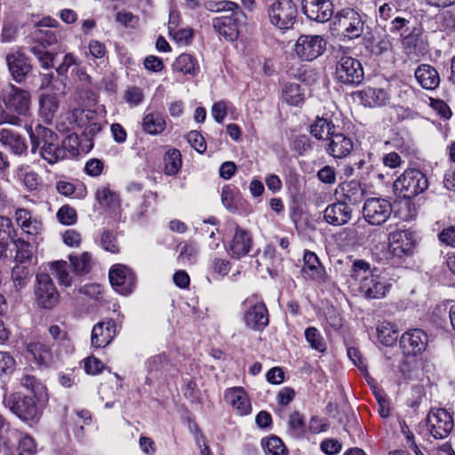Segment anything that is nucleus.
Instances as JSON below:
<instances>
[{"label": "nucleus", "instance_id": "obj_1", "mask_svg": "<svg viewBox=\"0 0 455 455\" xmlns=\"http://www.w3.org/2000/svg\"><path fill=\"white\" fill-rule=\"evenodd\" d=\"M350 278L351 283L367 299L385 297L392 285L386 275L372 271L370 264L363 259L353 262Z\"/></svg>", "mask_w": 455, "mask_h": 455}, {"label": "nucleus", "instance_id": "obj_2", "mask_svg": "<svg viewBox=\"0 0 455 455\" xmlns=\"http://www.w3.org/2000/svg\"><path fill=\"white\" fill-rule=\"evenodd\" d=\"M0 99L4 107L0 110V125L20 126L21 117L30 115V92L13 84H8L3 88Z\"/></svg>", "mask_w": 455, "mask_h": 455}, {"label": "nucleus", "instance_id": "obj_3", "mask_svg": "<svg viewBox=\"0 0 455 455\" xmlns=\"http://www.w3.org/2000/svg\"><path fill=\"white\" fill-rule=\"evenodd\" d=\"M25 129L32 143V152L36 149L41 157L50 164H54L65 156V150L60 146L58 135L50 129L38 124L34 130L31 124Z\"/></svg>", "mask_w": 455, "mask_h": 455}, {"label": "nucleus", "instance_id": "obj_4", "mask_svg": "<svg viewBox=\"0 0 455 455\" xmlns=\"http://www.w3.org/2000/svg\"><path fill=\"white\" fill-rule=\"evenodd\" d=\"M388 240V243H380L373 250V254L379 261H388L394 258L402 259L410 255L415 246V235L408 229L393 231Z\"/></svg>", "mask_w": 455, "mask_h": 455}, {"label": "nucleus", "instance_id": "obj_5", "mask_svg": "<svg viewBox=\"0 0 455 455\" xmlns=\"http://www.w3.org/2000/svg\"><path fill=\"white\" fill-rule=\"evenodd\" d=\"M428 188L426 175L419 170L406 169L394 182L395 193L403 198H412Z\"/></svg>", "mask_w": 455, "mask_h": 455}, {"label": "nucleus", "instance_id": "obj_6", "mask_svg": "<svg viewBox=\"0 0 455 455\" xmlns=\"http://www.w3.org/2000/svg\"><path fill=\"white\" fill-rule=\"evenodd\" d=\"M297 15L298 9L292 0H275L268 8L271 24L281 30L291 28Z\"/></svg>", "mask_w": 455, "mask_h": 455}, {"label": "nucleus", "instance_id": "obj_7", "mask_svg": "<svg viewBox=\"0 0 455 455\" xmlns=\"http://www.w3.org/2000/svg\"><path fill=\"white\" fill-rule=\"evenodd\" d=\"M4 404L10 411L26 422L34 421L39 416V410L34 396H25L20 393L5 395Z\"/></svg>", "mask_w": 455, "mask_h": 455}, {"label": "nucleus", "instance_id": "obj_8", "mask_svg": "<svg viewBox=\"0 0 455 455\" xmlns=\"http://www.w3.org/2000/svg\"><path fill=\"white\" fill-rule=\"evenodd\" d=\"M334 25L345 37L352 40L362 36L364 22L358 12L351 8H344L335 15Z\"/></svg>", "mask_w": 455, "mask_h": 455}, {"label": "nucleus", "instance_id": "obj_9", "mask_svg": "<svg viewBox=\"0 0 455 455\" xmlns=\"http://www.w3.org/2000/svg\"><path fill=\"white\" fill-rule=\"evenodd\" d=\"M243 319L245 324L255 331L263 330L269 322L265 303L257 296L247 298L243 303Z\"/></svg>", "mask_w": 455, "mask_h": 455}, {"label": "nucleus", "instance_id": "obj_10", "mask_svg": "<svg viewBox=\"0 0 455 455\" xmlns=\"http://www.w3.org/2000/svg\"><path fill=\"white\" fill-rule=\"evenodd\" d=\"M326 48L325 39L318 35H301L294 45L295 54L305 61H312L321 56Z\"/></svg>", "mask_w": 455, "mask_h": 455}, {"label": "nucleus", "instance_id": "obj_11", "mask_svg": "<svg viewBox=\"0 0 455 455\" xmlns=\"http://www.w3.org/2000/svg\"><path fill=\"white\" fill-rule=\"evenodd\" d=\"M34 292L36 301L42 308L51 309L59 302V292L48 274L36 275Z\"/></svg>", "mask_w": 455, "mask_h": 455}, {"label": "nucleus", "instance_id": "obj_12", "mask_svg": "<svg viewBox=\"0 0 455 455\" xmlns=\"http://www.w3.org/2000/svg\"><path fill=\"white\" fill-rule=\"evenodd\" d=\"M336 77L346 84H359L364 77L361 62L350 55H342L336 66Z\"/></svg>", "mask_w": 455, "mask_h": 455}, {"label": "nucleus", "instance_id": "obj_13", "mask_svg": "<svg viewBox=\"0 0 455 455\" xmlns=\"http://www.w3.org/2000/svg\"><path fill=\"white\" fill-rule=\"evenodd\" d=\"M392 213L391 203L381 197L367 198L363 204V215L371 225L379 226L385 223Z\"/></svg>", "mask_w": 455, "mask_h": 455}, {"label": "nucleus", "instance_id": "obj_14", "mask_svg": "<svg viewBox=\"0 0 455 455\" xmlns=\"http://www.w3.org/2000/svg\"><path fill=\"white\" fill-rule=\"evenodd\" d=\"M453 419L449 411L441 408L431 409L427 418V427L435 439H443L453 428Z\"/></svg>", "mask_w": 455, "mask_h": 455}, {"label": "nucleus", "instance_id": "obj_15", "mask_svg": "<svg viewBox=\"0 0 455 455\" xmlns=\"http://www.w3.org/2000/svg\"><path fill=\"white\" fill-rule=\"evenodd\" d=\"M109 282L116 292L129 295L132 292L136 278L132 270L125 265L116 264L111 267L108 274Z\"/></svg>", "mask_w": 455, "mask_h": 455}, {"label": "nucleus", "instance_id": "obj_16", "mask_svg": "<svg viewBox=\"0 0 455 455\" xmlns=\"http://www.w3.org/2000/svg\"><path fill=\"white\" fill-rule=\"evenodd\" d=\"M243 12L238 9L228 15H222L212 20V25L216 32L228 41H235L239 35V22L243 18Z\"/></svg>", "mask_w": 455, "mask_h": 455}, {"label": "nucleus", "instance_id": "obj_17", "mask_svg": "<svg viewBox=\"0 0 455 455\" xmlns=\"http://www.w3.org/2000/svg\"><path fill=\"white\" fill-rule=\"evenodd\" d=\"M253 240L249 231L235 225L232 238L227 244V251L233 259H240L251 251Z\"/></svg>", "mask_w": 455, "mask_h": 455}, {"label": "nucleus", "instance_id": "obj_18", "mask_svg": "<svg viewBox=\"0 0 455 455\" xmlns=\"http://www.w3.org/2000/svg\"><path fill=\"white\" fill-rule=\"evenodd\" d=\"M400 343L404 354L416 355L425 351L428 336L421 329H413L402 335Z\"/></svg>", "mask_w": 455, "mask_h": 455}, {"label": "nucleus", "instance_id": "obj_19", "mask_svg": "<svg viewBox=\"0 0 455 455\" xmlns=\"http://www.w3.org/2000/svg\"><path fill=\"white\" fill-rule=\"evenodd\" d=\"M302 10L308 19L317 22H325L333 14L331 0H303Z\"/></svg>", "mask_w": 455, "mask_h": 455}, {"label": "nucleus", "instance_id": "obj_20", "mask_svg": "<svg viewBox=\"0 0 455 455\" xmlns=\"http://www.w3.org/2000/svg\"><path fill=\"white\" fill-rule=\"evenodd\" d=\"M351 218L352 208L346 202L337 201L327 205L323 211V220L334 227L347 224Z\"/></svg>", "mask_w": 455, "mask_h": 455}, {"label": "nucleus", "instance_id": "obj_21", "mask_svg": "<svg viewBox=\"0 0 455 455\" xmlns=\"http://www.w3.org/2000/svg\"><path fill=\"white\" fill-rule=\"evenodd\" d=\"M224 398L235 413L239 416L249 415L251 404L249 396L243 387H232L225 391Z\"/></svg>", "mask_w": 455, "mask_h": 455}, {"label": "nucleus", "instance_id": "obj_22", "mask_svg": "<svg viewBox=\"0 0 455 455\" xmlns=\"http://www.w3.org/2000/svg\"><path fill=\"white\" fill-rule=\"evenodd\" d=\"M116 334V322L112 319L95 324L92 331V345L97 348L106 347Z\"/></svg>", "mask_w": 455, "mask_h": 455}, {"label": "nucleus", "instance_id": "obj_23", "mask_svg": "<svg viewBox=\"0 0 455 455\" xmlns=\"http://www.w3.org/2000/svg\"><path fill=\"white\" fill-rule=\"evenodd\" d=\"M27 358L38 367L48 368L53 363L52 349L41 341H30L26 345Z\"/></svg>", "mask_w": 455, "mask_h": 455}, {"label": "nucleus", "instance_id": "obj_24", "mask_svg": "<svg viewBox=\"0 0 455 455\" xmlns=\"http://www.w3.org/2000/svg\"><path fill=\"white\" fill-rule=\"evenodd\" d=\"M59 22L50 16L44 17L36 22L35 38L44 46H51L58 42L56 28Z\"/></svg>", "mask_w": 455, "mask_h": 455}, {"label": "nucleus", "instance_id": "obj_25", "mask_svg": "<svg viewBox=\"0 0 455 455\" xmlns=\"http://www.w3.org/2000/svg\"><path fill=\"white\" fill-rule=\"evenodd\" d=\"M14 216L17 225L25 234L41 240L43 224L37 217L33 216L29 211L23 208L17 209Z\"/></svg>", "mask_w": 455, "mask_h": 455}, {"label": "nucleus", "instance_id": "obj_26", "mask_svg": "<svg viewBox=\"0 0 455 455\" xmlns=\"http://www.w3.org/2000/svg\"><path fill=\"white\" fill-rule=\"evenodd\" d=\"M354 148V142L350 136L341 132H334L329 138L326 152L334 158L347 156Z\"/></svg>", "mask_w": 455, "mask_h": 455}, {"label": "nucleus", "instance_id": "obj_27", "mask_svg": "<svg viewBox=\"0 0 455 455\" xmlns=\"http://www.w3.org/2000/svg\"><path fill=\"white\" fill-rule=\"evenodd\" d=\"M232 268L231 261L218 253L210 256L207 263L208 282L221 281L228 275Z\"/></svg>", "mask_w": 455, "mask_h": 455}, {"label": "nucleus", "instance_id": "obj_28", "mask_svg": "<svg viewBox=\"0 0 455 455\" xmlns=\"http://www.w3.org/2000/svg\"><path fill=\"white\" fill-rule=\"evenodd\" d=\"M403 45L407 55L411 60H418L428 52L427 44L419 28H414L411 34L403 37Z\"/></svg>", "mask_w": 455, "mask_h": 455}, {"label": "nucleus", "instance_id": "obj_29", "mask_svg": "<svg viewBox=\"0 0 455 455\" xmlns=\"http://www.w3.org/2000/svg\"><path fill=\"white\" fill-rule=\"evenodd\" d=\"M6 62L13 79L20 83L31 69L28 58L20 52H10Z\"/></svg>", "mask_w": 455, "mask_h": 455}, {"label": "nucleus", "instance_id": "obj_30", "mask_svg": "<svg viewBox=\"0 0 455 455\" xmlns=\"http://www.w3.org/2000/svg\"><path fill=\"white\" fill-rule=\"evenodd\" d=\"M0 143L17 156L23 155L28 150L25 139L9 129L0 130Z\"/></svg>", "mask_w": 455, "mask_h": 455}, {"label": "nucleus", "instance_id": "obj_31", "mask_svg": "<svg viewBox=\"0 0 455 455\" xmlns=\"http://www.w3.org/2000/svg\"><path fill=\"white\" fill-rule=\"evenodd\" d=\"M304 264L302 272L312 280L318 282L324 281L325 270L322 266L317 255L312 251H305L303 257Z\"/></svg>", "mask_w": 455, "mask_h": 455}, {"label": "nucleus", "instance_id": "obj_32", "mask_svg": "<svg viewBox=\"0 0 455 455\" xmlns=\"http://www.w3.org/2000/svg\"><path fill=\"white\" fill-rule=\"evenodd\" d=\"M359 94L362 103L370 108L384 106L390 99L388 92L381 88L366 87Z\"/></svg>", "mask_w": 455, "mask_h": 455}, {"label": "nucleus", "instance_id": "obj_33", "mask_svg": "<svg viewBox=\"0 0 455 455\" xmlns=\"http://www.w3.org/2000/svg\"><path fill=\"white\" fill-rule=\"evenodd\" d=\"M142 130L149 135H159L166 128V121L163 114L157 111L146 113L141 122Z\"/></svg>", "mask_w": 455, "mask_h": 455}, {"label": "nucleus", "instance_id": "obj_34", "mask_svg": "<svg viewBox=\"0 0 455 455\" xmlns=\"http://www.w3.org/2000/svg\"><path fill=\"white\" fill-rule=\"evenodd\" d=\"M15 175L29 191L40 190L43 188L42 178L27 164L20 165L15 171Z\"/></svg>", "mask_w": 455, "mask_h": 455}, {"label": "nucleus", "instance_id": "obj_35", "mask_svg": "<svg viewBox=\"0 0 455 455\" xmlns=\"http://www.w3.org/2000/svg\"><path fill=\"white\" fill-rule=\"evenodd\" d=\"M415 77L420 85L427 90L435 89L440 84L438 72L429 65H420L415 71Z\"/></svg>", "mask_w": 455, "mask_h": 455}, {"label": "nucleus", "instance_id": "obj_36", "mask_svg": "<svg viewBox=\"0 0 455 455\" xmlns=\"http://www.w3.org/2000/svg\"><path fill=\"white\" fill-rule=\"evenodd\" d=\"M282 100L291 106H299L305 100V89L298 83H287L282 90Z\"/></svg>", "mask_w": 455, "mask_h": 455}, {"label": "nucleus", "instance_id": "obj_37", "mask_svg": "<svg viewBox=\"0 0 455 455\" xmlns=\"http://www.w3.org/2000/svg\"><path fill=\"white\" fill-rule=\"evenodd\" d=\"M309 132L317 140H329L335 132V126L329 119L317 116L310 125Z\"/></svg>", "mask_w": 455, "mask_h": 455}, {"label": "nucleus", "instance_id": "obj_38", "mask_svg": "<svg viewBox=\"0 0 455 455\" xmlns=\"http://www.w3.org/2000/svg\"><path fill=\"white\" fill-rule=\"evenodd\" d=\"M173 69L184 75H191L193 76L199 73V64L196 58L190 54H180L173 64Z\"/></svg>", "mask_w": 455, "mask_h": 455}, {"label": "nucleus", "instance_id": "obj_39", "mask_svg": "<svg viewBox=\"0 0 455 455\" xmlns=\"http://www.w3.org/2000/svg\"><path fill=\"white\" fill-rule=\"evenodd\" d=\"M39 114L43 120L51 123L59 108L57 97L52 94H44L40 98Z\"/></svg>", "mask_w": 455, "mask_h": 455}, {"label": "nucleus", "instance_id": "obj_40", "mask_svg": "<svg viewBox=\"0 0 455 455\" xmlns=\"http://www.w3.org/2000/svg\"><path fill=\"white\" fill-rule=\"evenodd\" d=\"M97 202L111 212H115L119 206V197L116 193L110 190L108 187H100L96 192Z\"/></svg>", "mask_w": 455, "mask_h": 455}, {"label": "nucleus", "instance_id": "obj_41", "mask_svg": "<svg viewBox=\"0 0 455 455\" xmlns=\"http://www.w3.org/2000/svg\"><path fill=\"white\" fill-rule=\"evenodd\" d=\"M367 47L375 55H380L392 50V37L384 34H374Z\"/></svg>", "mask_w": 455, "mask_h": 455}, {"label": "nucleus", "instance_id": "obj_42", "mask_svg": "<svg viewBox=\"0 0 455 455\" xmlns=\"http://www.w3.org/2000/svg\"><path fill=\"white\" fill-rule=\"evenodd\" d=\"M378 340L385 346L394 345L398 339V331L395 324L382 322L377 327Z\"/></svg>", "mask_w": 455, "mask_h": 455}, {"label": "nucleus", "instance_id": "obj_43", "mask_svg": "<svg viewBox=\"0 0 455 455\" xmlns=\"http://www.w3.org/2000/svg\"><path fill=\"white\" fill-rule=\"evenodd\" d=\"M164 160L165 174L172 176L178 173L182 164L181 154L178 149L168 150Z\"/></svg>", "mask_w": 455, "mask_h": 455}, {"label": "nucleus", "instance_id": "obj_44", "mask_svg": "<svg viewBox=\"0 0 455 455\" xmlns=\"http://www.w3.org/2000/svg\"><path fill=\"white\" fill-rule=\"evenodd\" d=\"M305 338L310 347L320 353L327 349V345L320 331L315 327H308L305 330Z\"/></svg>", "mask_w": 455, "mask_h": 455}, {"label": "nucleus", "instance_id": "obj_45", "mask_svg": "<svg viewBox=\"0 0 455 455\" xmlns=\"http://www.w3.org/2000/svg\"><path fill=\"white\" fill-rule=\"evenodd\" d=\"M68 265L64 260L54 261L51 263L52 274L57 278L61 285L70 286L72 276L68 270Z\"/></svg>", "mask_w": 455, "mask_h": 455}, {"label": "nucleus", "instance_id": "obj_46", "mask_svg": "<svg viewBox=\"0 0 455 455\" xmlns=\"http://www.w3.org/2000/svg\"><path fill=\"white\" fill-rule=\"evenodd\" d=\"M14 245L17 250L15 259L18 262L25 263L32 261L35 253L33 245H31L28 242L20 238L14 241Z\"/></svg>", "mask_w": 455, "mask_h": 455}, {"label": "nucleus", "instance_id": "obj_47", "mask_svg": "<svg viewBox=\"0 0 455 455\" xmlns=\"http://www.w3.org/2000/svg\"><path fill=\"white\" fill-rule=\"evenodd\" d=\"M95 116L93 111L83 108H76L70 114V124L79 128L86 127L90 124H94L92 119Z\"/></svg>", "mask_w": 455, "mask_h": 455}, {"label": "nucleus", "instance_id": "obj_48", "mask_svg": "<svg viewBox=\"0 0 455 455\" xmlns=\"http://www.w3.org/2000/svg\"><path fill=\"white\" fill-rule=\"evenodd\" d=\"M237 190L230 185H225L221 189V203L230 212H235L237 210Z\"/></svg>", "mask_w": 455, "mask_h": 455}, {"label": "nucleus", "instance_id": "obj_49", "mask_svg": "<svg viewBox=\"0 0 455 455\" xmlns=\"http://www.w3.org/2000/svg\"><path fill=\"white\" fill-rule=\"evenodd\" d=\"M198 248L192 243H186L180 247L178 260L184 266H190L196 262Z\"/></svg>", "mask_w": 455, "mask_h": 455}, {"label": "nucleus", "instance_id": "obj_50", "mask_svg": "<svg viewBox=\"0 0 455 455\" xmlns=\"http://www.w3.org/2000/svg\"><path fill=\"white\" fill-rule=\"evenodd\" d=\"M74 271L78 275L88 273L92 267V256L84 252L79 256H69Z\"/></svg>", "mask_w": 455, "mask_h": 455}, {"label": "nucleus", "instance_id": "obj_51", "mask_svg": "<svg viewBox=\"0 0 455 455\" xmlns=\"http://www.w3.org/2000/svg\"><path fill=\"white\" fill-rule=\"evenodd\" d=\"M261 445L266 455H284L286 451L283 443L277 436L263 439Z\"/></svg>", "mask_w": 455, "mask_h": 455}, {"label": "nucleus", "instance_id": "obj_52", "mask_svg": "<svg viewBox=\"0 0 455 455\" xmlns=\"http://www.w3.org/2000/svg\"><path fill=\"white\" fill-rule=\"evenodd\" d=\"M346 199L351 204L358 203L363 197V190L358 182L350 181L340 186Z\"/></svg>", "mask_w": 455, "mask_h": 455}, {"label": "nucleus", "instance_id": "obj_53", "mask_svg": "<svg viewBox=\"0 0 455 455\" xmlns=\"http://www.w3.org/2000/svg\"><path fill=\"white\" fill-rule=\"evenodd\" d=\"M168 366V359L164 354L156 355L148 358L146 362V367L150 374L164 371Z\"/></svg>", "mask_w": 455, "mask_h": 455}, {"label": "nucleus", "instance_id": "obj_54", "mask_svg": "<svg viewBox=\"0 0 455 455\" xmlns=\"http://www.w3.org/2000/svg\"><path fill=\"white\" fill-rule=\"evenodd\" d=\"M172 39L180 45L187 46L192 43L194 31L191 28H180L169 34Z\"/></svg>", "mask_w": 455, "mask_h": 455}, {"label": "nucleus", "instance_id": "obj_55", "mask_svg": "<svg viewBox=\"0 0 455 455\" xmlns=\"http://www.w3.org/2000/svg\"><path fill=\"white\" fill-rule=\"evenodd\" d=\"M88 49L87 51H84V55L86 57L91 56L94 59H103L107 55V47L104 43L96 40V39H91L88 42L87 47H84V50Z\"/></svg>", "mask_w": 455, "mask_h": 455}, {"label": "nucleus", "instance_id": "obj_56", "mask_svg": "<svg viewBox=\"0 0 455 455\" xmlns=\"http://www.w3.org/2000/svg\"><path fill=\"white\" fill-rule=\"evenodd\" d=\"M124 100L131 107L139 106L144 100L143 90L138 86H129L124 91Z\"/></svg>", "mask_w": 455, "mask_h": 455}, {"label": "nucleus", "instance_id": "obj_57", "mask_svg": "<svg viewBox=\"0 0 455 455\" xmlns=\"http://www.w3.org/2000/svg\"><path fill=\"white\" fill-rule=\"evenodd\" d=\"M204 7L206 10L213 12H233L235 10H238V5L232 1H215V0H208L204 3Z\"/></svg>", "mask_w": 455, "mask_h": 455}, {"label": "nucleus", "instance_id": "obj_58", "mask_svg": "<svg viewBox=\"0 0 455 455\" xmlns=\"http://www.w3.org/2000/svg\"><path fill=\"white\" fill-rule=\"evenodd\" d=\"M12 277L15 287L21 289L28 283L30 274L26 267L16 266L12 269Z\"/></svg>", "mask_w": 455, "mask_h": 455}, {"label": "nucleus", "instance_id": "obj_59", "mask_svg": "<svg viewBox=\"0 0 455 455\" xmlns=\"http://www.w3.org/2000/svg\"><path fill=\"white\" fill-rule=\"evenodd\" d=\"M11 226V220L9 218L0 216V258L6 254L8 247L9 232L5 228Z\"/></svg>", "mask_w": 455, "mask_h": 455}, {"label": "nucleus", "instance_id": "obj_60", "mask_svg": "<svg viewBox=\"0 0 455 455\" xmlns=\"http://www.w3.org/2000/svg\"><path fill=\"white\" fill-rule=\"evenodd\" d=\"M57 218L61 224L69 226L77 220V214L74 208L69 205H63L57 212Z\"/></svg>", "mask_w": 455, "mask_h": 455}, {"label": "nucleus", "instance_id": "obj_61", "mask_svg": "<svg viewBox=\"0 0 455 455\" xmlns=\"http://www.w3.org/2000/svg\"><path fill=\"white\" fill-rule=\"evenodd\" d=\"M100 246L106 251H109L111 253L119 252V244L116 235L109 231H104L101 234L100 237Z\"/></svg>", "mask_w": 455, "mask_h": 455}, {"label": "nucleus", "instance_id": "obj_62", "mask_svg": "<svg viewBox=\"0 0 455 455\" xmlns=\"http://www.w3.org/2000/svg\"><path fill=\"white\" fill-rule=\"evenodd\" d=\"M187 140L190 146L195 148L198 153L205 152L207 147L203 135L197 131H190L187 136Z\"/></svg>", "mask_w": 455, "mask_h": 455}, {"label": "nucleus", "instance_id": "obj_63", "mask_svg": "<svg viewBox=\"0 0 455 455\" xmlns=\"http://www.w3.org/2000/svg\"><path fill=\"white\" fill-rule=\"evenodd\" d=\"M289 427L293 436H300L304 434V421L303 417L298 413H292L290 416Z\"/></svg>", "mask_w": 455, "mask_h": 455}, {"label": "nucleus", "instance_id": "obj_64", "mask_svg": "<svg viewBox=\"0 0 455 455\" xmlns=\"http://www.w3.org/2000/svg\"><path fill=\"white\" fill-rule=\"evenodd\" d=\"M116 21L126 28H135L139 22V17L127 11L118 12Z\"/></svg>", "mask_w": 455, "mask_h": 455}]
</instances>
